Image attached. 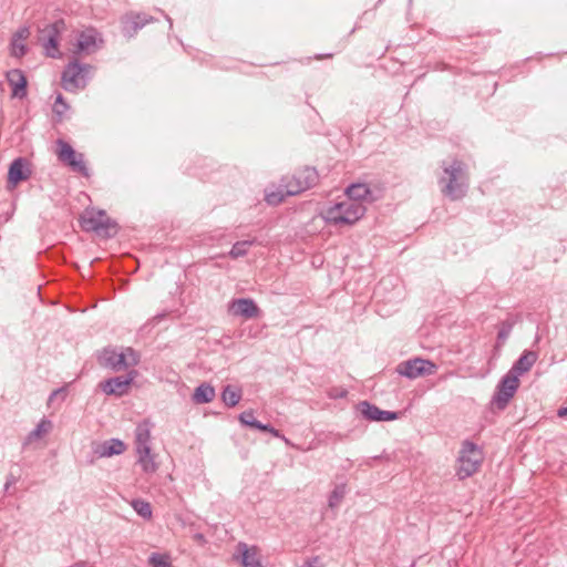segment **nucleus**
Listing matches in <instances>:
<instances>
[{
  "mask_svg": "<svg viewBox=\"0 0 567 567\" xmlns=\"http://www.w3.org/2000/svg\"><path fill=\"white\" fill-rule=\"evenodd\" d=\"M444 176L439 181L442 193L452 200L463 198L467 192L466 165L458 159H453L450 165H442Z\"/></svg>",
  "mask_w": 567,
  "mask_h": 567,
  "instance_id": "obj_1",
  "label": "nucleus"
},
{
  "mask_svg": "<svg viewBox=\"0 0 567 567\" xmlns=\"http://www.w3.org/2000/svg\"><path fill=\"white\" fill-rule=\"evenodd\" d=\"M367 208L363 203L344 200L326 210L324 218L332 225H354L365 215Z\"/></svg>",
  "mask_w": 567,
  "mask_h": 567,
  "instance_id": "obj_2",
  "label": "nucleus"
},
{
  "mask_svg": "<svg viewBox=\"0 0 567 567\" xmlns=\"http://www.w3.org/2000/svg\"><path fill=\"white\" fill-rule=\"evenodd\" d=\"M483 462V452L478 445L472 441L465 440L462 443L460 455L457 457L456 475L460 480H465L474 475Z\"/></svg>",
  "mask_w": 567,
  "mask_h": 567,
  "instance_id": "obj_3",
  "label": "nucleus"
},
{
  "mask_svg": "<svg viewBox=\"0 0 567 567\" xmlns=\"http://www.w3.org/2000/svg\"><path fill=\"white\" fill-rule=\"evenodd\" d=\"M80 224L83 230L93 231L104 238H111L117 233V224L104 210H85Z\"/></svg>",
  "mask_w": 567,
  "mask_h": 567,
  "instance_id": "obj_4",
  "label": "nucleus"
},
{
  "mask_svg": "<svg viewBox=\"0 0 567 567\" xmlns=\"http://www.w3.org/2000/svg\"><path fill=\"white\" fill-rule=\"evenodd\" d=\"M90 64H82L78 60L69 62L61 75V85L68 92H76L87 84Z\"/></svg>",
  "mask_w": 567,
  "mask_h": 567,
  "instance_id": "obj_5",
  "label": "nucleus"
},
{
  "mask_svg": "<svg viewBox=\"0 0 567 567\" xmlns=\"http://www.w3.org/2000/svg\"><path fill=\"white\" fill-rule=\"evenodd\" d=\"M319 182V174L316 167L305 166L291 175L290 179L286 183V197L301 194L312 187Z\"/></svg>",
  "mask_w": 567,
  "mask_h": 567,
  "instance_id": "obj_6",
  "label": "nucleus"
},
{
  "mask_svg": "<svg viewBox=\"0 0 567 567\" xmlns=\"http://www.w3.org/2000/svg\"><path fill=\"white\" fill-rule=\"evenodd\" d=\"M518 386L519 379L516 375L506 373L496 385L491 403L498 410L506 409L511 399L515 395Z\"/></svg>",
  "mask_w": 567,
  "mask_h": 567,
  "instance_id": "obj_7",
  "label": "nucleus"
},
{
  "mask_svg": "<svg viewBox=\"0 0 567 567\" xmlns=\"http://www.w3.org/2000/svg\"><path fill=\"white\" fill-rule=\"evenodd\" d=\"M436 364L431 360L414 358L401 362L396 367V372L408 379H416L419 377L432 375L436 372Z\"/></svg>",
  "mask_w": 567,
  "mask_h": 567,
  "instance_id": "obj_8",
  "label": "nucleus"
},
{
  "mask_svg": "<svg viewBox=\"0 0 567 567\" xmlns=\"http://www.w3.org/2000/svg\"><path fill=\"white\" fill-rule=\"evenodd\" d=\"M64 28L65 23L60 19L40 30L39 40L41 41L48 56L58 58L60 55L58 48L59 38Z\"/></svg>",
  "mask_w": 567,
  "mask_h": 567,
  "instance_id": "obj_9",
  "label": "nucleus"
},
{
  "mask_svg": "<svg viewBox=\"0 0 567 567\" xmlns=\"http://www.w3.org/2000/svg\"><path fill=\"white\" fill-rule=\"evenodd\" d=\"M137 377L136 370H130L126 375H118L109 378L100 382L99 388L106 395H114L121 398L130 392L131 385Z\"/></svg>",
  "mask_w": 567,
  "mask_h": 567,
  "instance_id": "obj_10",
  "label": "nucleus"
},
{
  "mask_svg": "<svg viewBox=\"0 0 567 567\" xmlns=\"http://www.w3.org/2000/svg\"><path fill=\"white\" fill-rule=\"evenodd\" d=\"M58 145L60 147L58 152L59 161L69 165L73 172L89 176V168L84 162V155L75 152L69 143L62 140L58 141Z\"/></svg>",
  "mask_w": 567,
  "mask_h": 567,
  "instance_id": "obj_11",
  "label": "nucleus"
},
{
  "mask_svg": "<svg viewBox=\"0 0 567 567\" xmlns=\"http://www.w3.org/2000/svg\"><path fill=\"white\" fill-rule=\"evenodd\" d=\"M31 176L29 162L24 157H18L12 161L8 171V184L12 187L27 181Z\"/></svg>",
  "mask_w": 567,
  "mask_h": 567,
  "instance_id": "obj_12",
  "label": "nucleus"
},
{
  "mask_svg": "<svg viewBox=\"0 0 567 567\" xmlns=\"http://www.w3.org/2000/svg\"><path fill=\"white\" fill-rule=\"evenodd\" d=\"M228 311L235 317L246 319L255 318L259 313L256 302L250 298L234 299L228 306Z\"/></svg>",
  "mask_w": 567,
  "mask_h": 567,
  "instance_id": "obj_13",
  "label": "nucleus"
},
{
  "mask_svg": "<svg viewBox=\"0 0 567 567\" xmlns=\"http://www.w3.org/2000/svg\"><path fill=\"white\" fill-rule=\"evenodd\" d=\"M97 361L101 367L110 369L114 372L123 370L124 357L122 352H118L116 348L107 347L104 348L99 357Z\"/></svg>",
  "mask_w": 567,
  "mask_h": 567,
  "instance_id": "obj_14",
  "label": "nucleus"
},
{
  "mask_svg": "<svg viewBox=\"0 0 567 567\" xmlns=\"http://www.w3.org/2000/svg\"><path fill=\"white\" fill-rule=\"evenodd\" d=\"M7 81L12 89V96L23 99L27 96L28 80L20 69L9 70L6 74Z\"/></svg>",
  "mask_w": 567,
  "mask_h": 567,
  "instance_id": "obj_15",
  "label": "nucleus"
},
{
  "mask_svg": "<svg viewBox=\"0 0 567 567\" xmlns=\"http://www.w3.org/2000/svg\"><path fill=\"white\" fill-rule=\"evenodd\" d=\"M99 32L95 29H87L80 32L76 42L75 53H93L97 49ZM102 42V39H100Z\"/></svg>",
  "mask_w": 567,
  "mask_h": 567,
  "instance_id": "obj_16",
  "label": "nucleus"
},
{
  "mask_svg": "<svg viewBox=\"0 0 567 567\" xmlns=\"http://www.w3.org/2000/svg\"><path fill=\"white\" fill-rule=\"evenodd\" d=\"M234 558L239 560L244 567H262L255 547L249 548L247 544L239 543Z\"/></svg>",
  "mask_w": 567,
  "mask_h": 567,
  "instance_id": "obj_17",
  "label": "nucleus"
},
{
  "mask_svg": "<svg viewBox=\"0 0 567 567\" xmlns=\"http://www.w3.org/2000/svg\"><path fill=\"white\" fill-rule=\"evenodd\" d=\"M537 358L538 355L535 351L525 350L520 354V357L514 362V364L512 365L507 373L516 375L518 378L520 374L528 372L533 368V365L537 361Z\"/></svg>",
  "mask_w": 567,
  "mask_h": 567,
  "instance_id": "obj_18",
  "label": "nucleus"
},
{
  "mask_svg": "<svg viewBox=\"0 0 567 567\" xmlns=\"http://www.w3.org/2000/svg\"><path fill=\"white\" fill-rule=\"evenodd\" d=\"M154 21L153 17L146 13H135L128 16L123 22V33L130 38L134 37L136 32L147 23Z\"/></svg>",
  "mask_w": 567,
  "mask_h": 567,
  "instance_id": "obj_19",
  "label": "nucleus"
},
{
  "mask_svg": "<svg viewBox=\"0 0 567 567\" xmlns=\"http://www.w3.org/2000/svg\"><path fill=\"white\" fill-rule=\"evenodd\" d=\"M126 446L123 441L118 439H110L94 447V453L99 457H110L120 455L125 451Z\"/></svg>",
  "mask_w": 567,
  "mask_h": 567,
  "instance_id": "obj_20",
  "label": "nucleus"
},
{
  "mask_svg": "<svg viewBox=\"0 0 567 567\" xmlns=\"http://www.w3.org/2000/svg\"><path fill=\"white\" fill-rule=\"evenodd\" d=\"M346 194L348 196L347 200H355L362 203L363 200L373 202L374 197L372 196V190L364 183H355L351 184L347 189Z\"/></svg>",
  "mask_w": 567,
  "mask_h": 567,
  "instance_id": "obj_21",
  "label": "nucleus"
},
{
  "mask_svg": "<svg viewBox=\"0 0 567 567\" xmlns=\"http://www.w3.org/2000/svg\"><path fill=\"white\" fill-rule=\"evenodd\" d=\"M238 419L239 422L245 426L254 427L264 432H270L275 436H280L278 430H275L269 424H264L256 420L255 414L251 410L241 412Z\"/></svg>",
  "mask_w": 567,
  "mask_h": 567,
  "instance_id": "obj_22",
  "label": "nucleus"
},
{
  "mask_svg": "<svg viewBox=\"0 0 567 567\" xmlns=\"http://www.w3.org/2000/svg\"><path fill=\"white\" fill-rule=\"evenodd\" d=\"M215 395L216 392L214 386H212L209 383H202L195 389L192 395V401L195 404L209 403L215 399Z\"/></svg>",
  "mask_w": 567,
  "mask_h": 567,
  "instance_id": "obj_23",
  "label": "nucleus"
},
{
  "mask_svg": "<svg viewBox=\"0 0 567 567\" xmlns=\"http://www.w3.org/2000/svg\"><path fill=\"white\" fill-rule=\"evenodd\" d=\"M138 455L137 463L146 474H153L157 471L158 465L154 460V455L151 453V449H146V453L143 450H136Z\"/></svg>",
  "mask_w": 567,
  "mask_h": 567,
  "instance_id": "obj_24",
  "label": "nucleus"
},
{
  "mask_svg": "<svg viewBox=\"0 0 567 567\" xmlns=\"http://www.w3.org/2000/svg\"><path fill=\"white\" fill-rule=\"evenodd\" d=\"M241 399V390L238 386L227 384L224 386L221 392V400L223 402L229 406L234 408L238 404V402Z\"/></svg>",
  "mask_w": 567,
  "mask_h": 567,
  "instance_id": "obj_25",
  "label": "nucleus"
},
{
  "mask_svg": "<svg viewBox=\"0 0 567 567\" xmlns=\"http://www.w3.org/2000/svg\"><path fill=\"white\" fill-rule=\"evenodd\" d=\"M358 410L365 420L379 422L381 409L378 408L377 405L368 401H362L358 404Z\"/></svg>",
  "mask_w": 567,
  "mask_h": 567,
  "instance_id": "obj_26",
  "label": "nucleus"
},
{
  "mask_svg": "<svg viewBox=\"0 0 567 567\" xmlns=\"http://www.w3.org/2000/svg\"><path fill=\"white\" fill-rule=\"evenodd\" d=\"M151 432L146 426L138 425L135 432V449L143 450L146 453V449H151Z\"/></svg>",
  "mask_w": 567,
  "mask_h": 567,
  "instance_id": "obj_27",
  "label": "nucleus"
},
{
  "mask_svg": "<svg viewBox=\"0 0 567 567\" xmlns=\"http://www.w3.org/2000/svg\"><path fill=\"white\" fill-rule=\"evenodd\" d=\"M347 494V483L344 481L336 484L334 488L329 495L328 505L330 508H336L340 505Z\"/></svg>",
  "mask_w": 567,
  "mask_h": 567,
  "instance_id": "obj_28",
  "label": "nucleus"
},
{
  "mask_svg": "<svg viewBox=\"0 0 567 567\" xmlns=\"http://www.w3.org/2000/svg\"><path fill=\"white\" fill-rule=\"evenodd\" d=\"M515 324V320L506 319L505 321L501 322L498 332H497V342L496 347H502L507 338L509 337L513 328Z\"/></svg>",
  "mask_w": 567,
  "mask_h": 567,
  "instance_id": "obj_29",
  "label": "nucleus"
},
{
  "mask_svg": "<svg viewBox=\"0 0 567 567\" xmlns=\"http://www.w3.org/2000/svg\"><path fill=\"white\" fill-rule=\"evenodd\" d=\"M124 357L123 370L133 368L140 363L141 355L133 348L127 347L121 351Z\"/></svg>",
  "mask_w": 567,
  "mask_h": 567,
  "instance_id": "obj_30",
  "label": "nucleus"
},
{
  "mask_svg": "<svg viewBox=\"0 0 567 567\" xmlns=\"http://www.w3.org/2000/svg\"><path fill=\"white\" fill-rule=\"evenodd\" d=\"M51 427V422L48 420H41V422L33 429L27 436L25 444L31 443L34 440L40 439Z\"/></svg>",
  "mask_w": 567,
  "mask_h": 567,
  "instance_id": "obj_31",
  "label": "nucleus"
},
{
  "mask_svg": "<svg viewBox=\"0 0 567 567\" xmlns=\"http://www.w3.org/2000/svg\"><path fill=\"white\" fill-rule=\"evenodd\" d=\"M132 507L143 518L150 519L152 517L151 504L143 499H133Z\"/></svg>",
  "mask_w": 567,
  "mask_h": 567,
  "instance_id": "obj_32",
  "label": "nucleus"
},
{
  "mask_svg": "<svg viewBox=\"0 0 567 567\" xmlns=\"http://www.w3.org/2000/svg\"><path fill=\"white\" fill-rule=\"evenodd\" d=\"M252 243L254 241L251 240H241L235 243L229 251V256L234 259L244 257L247 254L248 248L252 245Z\"/></svg>",
  "mask_w": 567,
  "mask_h": 567,
  "instance_id": "obj_33",
  "label": "nucleus"
},
{
  "mask_svg": "<svg viewBox=\"0 0 567 567\" xmlns=\"http://www.w3.org/2000/svg\"><path fill=\"white\" fill-rule=\"evenodd\" d=\"M148 563L152 567H172L169 558L158 553H153L148 558Z\"/></svg>",
  "mask_w": 567,
  "mask_h": 567,
  "instance_id": "obj_34",
  "label": "nucleus"
},
{
  "mask_svg": "<svg viewBox=\"0 0 567 567\" xmlns=\"http://www.w3.org/2000/svg\"><path fill=\"white\" fill-rule=\"evenodd\" d=\"M265 200L267 202V204L276 206L284 202V192L280 189L277 192H266Z\"/></svg>",
  "mask_w": 567,
  "mask_h": 567,
  "instance_id": "obj_35",
  "label": "nucleus"
},
{
  "mask_svg": "<svg viewBox=\"0 0 567 567\" xmlns=\"http://www.w3.org/2000/svg\"><path fill=\"white\" fill-rule=\"evenodd\" d=\"M11 53L16 58H22L27 53V47L23 41H18L17 39L11 40Z\"/></svg>",
  "mask_w": 567,
  "mask_h": 567,
  "instance_id": "obj_36",
  "label": "nucleus"
},
{
  "mask_svg": "<svg viewBox=\"0 0 567 567\" xmlns=\"http://www.w3.org/2000/svg\"><path fill=\"white\" fill-rule=\"evenodd\" d=\"M69 105L64 102V99L61 94H58L55 99V103L53 105V112L61 116L68 110Z\"/></svg>",
  "mask_w": 567,
  "mask_h": 567,
  "instance_id": "obj_37",
  "label": "nucleus"
},
{
  "mask_svg": "<svg viewBox=\"0 0 567 567\" xmlns=\"http://www.w3.org/2000/svg\"><path fill=\"white\" fill-rule=\"evenodd\" d=\"M30 35V30L28 27H21L13 34L12 39H17L18 41H24Z\"/></svg>",
  "mask_w": 567,
  "mask_h": 567,
  "instance_id": "obj_38",
  "label": "nucleus"
},
{
  "mask_svg": "<svg viewBox=\"0 0 567 567\" xmlns=\"http://www.w3.org/2000/svg\"><path fill=\"white\" fill-rule=\"evenodd\" d=\"M398 419V413L396 412H393V411H385V410H381L380 411V419H379V422H384V421H394Z\"/></svg>",
  "mask_w": 567,
  "mask_h": 567,
  "instance_id": "obj_39",
  "label": "nucleus"
},
{
  "mask_svg": "<svg viewBox=\"0 0 567 567\" xmlns=\"http://www.w3.org/2000/svg\"><path fill=\"white\" fill-rule=\"evenodd\" d=\"M302 567H321L319 557H311L310 559L306 560Z\"/></svg>",
  "mask_w": 567,
  "mask_h": 567,
  "instance_id": "obj_40",
  "label": "nucleus"
},
{
  "mask_svg": "<svg viewBox=\"0 0 567 567\" xmlns=\"http://www.w3.org/2000/svg\"><path fill=\"white\" fill-rule=\"evenodd\" d=\"M17 481H18L17 477L13 476L12 474L8 475L6 484H4L6 492H8L10 486L14 485L17 483Z\"/></svg>",
  "mask_w": 567,
  "mask_h": 567,
  "instance_id": "obj_41",
  "label": "nucleus"
},
{
  "mask_svg": "<svg viewBox=\"0 0 567 567\" xmlns=\"http://www.w3.org/2000/svg\"><path fill=\"white\" fill-rule=\"evenodd\" d=\"M60 395H64V390L63 389H58V390H54L51 395H50V401H52L55 396H60Z\"/></svg>",
  "mask_w": 567,
  "mask_h": 567,
  "instance_id": "obj_42",
  "label": "nucleus"
},
{
  "mask_svg": "<svg viewBox=\"0 0 567 567\" xmlns=\"http://www.w3.org/2000/svg\"><path fill=\"white\" fill-rule=\"evenodd\" d=\"M347 391L346 390H342L340 392H337V393H331V396L332 398H344L347 395Z\"/></svg>",
  "mask_w": 567,
  "mask_h": 567,
  "instance_id": "obj_43",
  "label": "nucleus"
},
{
  "mask_svg": "<svg viewBox=\"0 0 567 567\" xmlns=\"http://www.w3.org/2000/svg\"><path fill=\"white\" fill-rule=\"evenodd\" d=\"M557 415H558L559 417H564V416H566V415H567V405H566V406H564V408H560V409L558 410V412H557Z\"/></svg>",
  "mask_w": 567,
  "mask_h": 567,
  "instance_id": "obj_44",
  "label": "nucleus"
},
{
  "mask_svg": "<svg viewBox=\"0 0 567 567\" xmlns=\"http://www.w3.org/2000/svg\"><path fill=\"white\" fill-rule=\"evenodd\" d=\"M384 284H385V281H384V280L380 281V285H379V287L377 288L375 293H379V291L382 289V287H383V285H384Z\"/></svg>",
  "mask_w": 567,
  "mask_h": 567,
  "instance_id": "obj_45",
  "label": "nucleus"
},
{
  "mask_svg": "<svg viewBox=\"0 0 567 567\" xmlns=\"http://www.w3.org/2000/svg\"><path fill=\"white\" fill-rule=\"evenodd\" d=\"M321 58H332V53H327L324 55H318L317 59H321Z\"/></svg>",
  "mask_w": 567,
  "mask_h": 567,
  "instance_id": "obj_46",
  "label": "nucleus"
},
{
  "mask_svg": "<svg viewBox=\"0 0 567 567\" xmlns=\"http://www.w3.org/2000/svg\"><path fill=\"white\" fill-rule=\"evenodd\" d=\"M166 20L169 22V27L172 28V19L168 16H165Z\"/></svg>",
  "mask_w": 567,
  "mask_h": 567,
  "instance_id": "obj_47",
  "label": "nucleus"
},
{
  "mask_svg": "<svg viewBox=\"0 0 567 567\" xmlns=\"http://www.w3.org/2000/svg\"><path fill=\"white\" fill-rule=\"evenodd\" d=\"M69 567H83V566H81L80 564H74V565L69 566Z\"/></svg>",
  "mask_w": 567,
  "mask_h": 567,
  "instance_id": "obj_48",
  "label": "nucleus"
}]
</instances>
